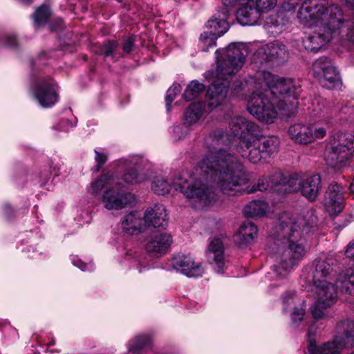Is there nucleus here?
Returning <instances> with one entry per match:
<instances>
[{"label": "nucleus", "mask_w": 354, "mask_h": 354, "mask_svg": "<svg viewBox=\"0 0 354 354\" xmlns=\"http://www.w3.org/2000/svg\"><path fill=\"white\" fill-rule=\"evenodd\" d=\"M242 167L236 162H228L224 156H207L195 167L192 180L188 183L182 178L170 181L164 176L156 177L151 190L157 195H165L174 188L187 198L196 203V208H203L216 201V196L210 187L214 184L221 192L234 189L245 181Z\"/></svg>", "instance_id": "obj_1"}, {"label": "nucleus", "mask_w": 354, "mask_h": 354, "mask_svg": "<svg viewBox=\"0 0 354 354\" xmlns=\"http://www.w3.org/2000/svg\"><path fill=\"white\" fill-rule=\"evenodd\" d=\"M216 67L214 71L207 73L215 79L207 91V105L201 102H194L184 113V124L196 123L204 113L212 111L221 104L227 97L229 88L234 93L242 89V83L231 82L234 75L242 68L249 55V47L246 44L232 43L226 48L215 52Z\"/></svg>", "instance_id": "obj_2"}, {"label": "nucleus", "mask_w": 354, "mask_h": 354, "mask_svg": "<svg viewBox=\"0 0 354 354\" xmlns=\"http://www.w3.org/2000/svg\"><path fill=\"white\" fill-rule=\"evenodd\" d=\"M309 227L301 218L286 212L279 218L273 236L268 242V252L274 261L272 270L278 279L288 277L294 266L306 253L305 234Z\"/></svg>", "instance_id": "obj_3"}, {"label": "nucleus", "mask_w": 354, "mask_h": 354, "mask_svg": "<svg viewBox=\"0 0 354 354\" xmlns=\"http://www.w3.org/2000/svg\"><path fill=\"white\" fill-rule=\"evenodd\" d=\"M297 17L304 26L315 28L313 34L303 39L304 48L311 52H318L322 46L344 28L342 12L335 4L329 6L328 0H305L299 8ZM346 38L354 43V21L348 22Z\"/></svg>", "instance_id": "obj_4"}, {"label": "nucleus", "mask_w": 354, "mask_h": 354, "mask_svg": "<svg viewBox=\"0 0 354 354\" xmlns=\"http://www.w3.org/2000/svg\"><path fill=\"white\" fill-rule=\"evenodd\" d=\"M333 264L332 259L317 260L308 276V281L313 283L317 295V301L311 308L312 315L316 320L325 317L324 309L331 306L337 299L336 288L330 281L335 276Z\"/></svg>", "instance_id": "obj_5"}, {"label": "nucleus", "mask_w": 354, "mask_h": 354, "mask_svg": "<svg viewBox=\"0 0 354 354\" xmlns=\"http://www.w3.org/2000/svg\"><path fill=\"white\" fill-rule=\"evenodd\" d=\"M254 79L266 92L279 98L277 107L282 114L290 117L297 111V97L301 85L291 79H279L267 71L257 72Z\"/></svg>", "instance_id": "obj_6"}, {"label": "nucleus", "mask_w": 354, "mask_h": 354, "mask_svg": "<svg viewBox=\"0 0 354 354\" xmlns=\"http://www.w3.org/2000/svg\"><path fill=\"white\" fill-rule=\"evenodd\" d=\"M272 179L277 191L286 194L300 191L302 196L310 201L317 199L322 188V179L319 174L303 178L297 174L286 176L281 171H278Z\"/></svg>", "instance_id": "obj_7"}, {"label": "nucleus", "mask_w": 354, "mask_h": 354, "mask_svg": "<svg viewBox=\"0 0 354 354\" xmlns=\"http://www.w3.org/2000/svg\"><path fill=\"white\" fill-rule=\"evenodd\" d=\"M250 81L254 82L255 90L248 100V112L259 121L272 123L278 113L274 103L269 98L270 94L262 90L256 79L252 78Z\"/></svg>", "instance_id": "obj_8"}, {"label": "nucleus", "mask_w": 354, "mask_h": 354, "mask_svg": "<svg viewBox=\"0 0 354 354\" xmlns=\"http://www.w3.org/2000/svg\"><path fill=\"white\" fill-rule=\"evenodd\" d=\"M354 153V136L349 133H337L326 145L324 159L330 167H336Z\"/></svg>", "instance_id": "obj_9"}, {"label": "nucleus", "mask_w": 354, "mask_h": 354, "mask_svg": "<svg viewBox=\"0 0 354 354\" xmlns=\"http://www.w3.org/2000/svg\"><path fill=\"white\" fill-rule=\"evenodd\" d=\"M118 171L124 173L119 181L122 180L127 185H136L147 180L150 176V169L147 160L138 156L122 158L117 161Z\"/></svg>", "instance_id": "obj_10"}, {"label": "nucleus", "mask_w": 354, "mask_h": 354, "mask_svg": "<svg viewBox=\"0 0 354 354\" xmlns=\"http://www.w3.org/2000/svg\"><path fill=\"white\" fill-rule=\"evenodd\" d=\"M331 125L332 122L326 120L310 124L295 123L289 127L288 134L295 143L308 145L324 138Z\"/></svg>", "instance_id": "obj_11"}, {"label": "nucleus", "mask_w": 354, "mask_h": 354, "mask_svg": "<svg viewBox=\"0 0 354 354\" xmlns=\"http://www.w3.org/2000/svg\"><path fill=\"white\" fill-rule=\"evenodd\" d=\"M230 142H231V135L225 133L224 130L221 128L216 129L213 130L205 138V144L207 148L209 149V151L207 154L204 156L203 160L207 156H222L225 157V159L228 162H236L239 163L242 167V173L245 177V181L237 185L232 191L236 190L239 187L247 183L248 178L245 172L244 165L239 160V159L233 154L228 152L227 150L218 149V147L221 145H227ZM232 192V190H229L225 193H229Z\"/></svg>", "instance_id": "obj_12"}, {"label": "nucleus", "mask_w": 354, "mask_h": 354, "mask_svg": "<svg viewBox=\"0 0 354 354\" xmlns=\"http://www.w3.org/2000/svg\"><path fill=\"white\" fill-rule=\"evenodd\" d=\"M313 74L322 86L333 89L340 84L339 75L332 62L326 57L317 59L313 65Z\"/></svg>", "instance_id": "obj_13"}, {"label": "nucleus", "mask_w": 354, "mask_h": 354, "mask_svg": "<svg viewBox=\"0 0 354 354\" xmlns=\"http://www.w3.org/2000/svg\"><path fill=\"white\" fill-rule=\"evenodd\" d=\"M121 182L117 185L108 187L102 194L101 202L108 210H120L134 201V196L122 190Z\"/></svg>", "instance_id": "obj_14"}, {"label": "nucleus", "mask_w": 354, "mask_h": 354, "mask_svg": "<svg viewBox=\"0 0 354 354\" xmlns=\"http://www.w3.org/2000/svg\"><path fill=\"white\" fill-rule=\"evenodd\" d=\"M31 90L39 105L44 108L51 107L57 102V93L52 80H41L31 86Z\"/></svg>", "instance_id": "obj_15"}, {"label": "nucleus", "mask_w": 354, "mask_h": 354, "mask_svg": "<svg viewBox=\"0 0 354 354\" xmlns=\"http://www.w3.org/2000/svg\"><path fill=\"white\" fill-rule=\"evenodd\" d=\"M288 57L287 49L281 41H274L259 47L254 54V60L283 62Z\"/></svg>", "instance_id": "obj_16"}, {"label": "nucleus", "mask_w": 354, "mask_h": 354, "mask_svg": "<svg viewBox=\"0 0 354 354\" xmlns=\"http://www.w3.org/2000/svg\"><path fill=\"white\" fill-rule=\"evenodd\" d=\"M171 266L188 277H199L204 272L201 263L195 262L192 257L179 254L174 256L171 260Z\"/></svg>", "instance_id": "obj_17"}, {"label": "nucleus", "mask_w": 354, "mask_h": 354, "mask_svg": "<svg viewBox=\"0 0 354 354\" xmlns=\"http://www.w3.org/2000/svg\"><path fill=\"white\" fill-rule=\"evenodd\" d=\"M240 0H221L222 8L208 21V25L214 26L221 33H225L229 29L227 19L236 7Z\"/></svg>", "instance_id": "obj_18"}, {"label": "nucleus", "mask_w": 354, "mask_h": 354, "mask_svg": "<svg viewBox=\"0 0 354 354\" xmlns=\"http://www.w3.org/2000/svg\"><path fill=\"white\" fill-rule=\"evenodd\" d=\"M236 151L243 158L248 159L253 164L266 160L263 153H261L262 150L258 144L257 139L244 138L240 140Z\"/></svg>", "instance_id": "obj_19"}, {"label": "nucleus", "mask_w": 354, "mask_h": 354, "mask_svg": "<svg viewBox=\"0 0 354 354\" xmlns=\"http://www.w3.org/2000/svg\"><path fill=\"white\" fill-rule=\"evenodd\" d=\"M231 137L240 138L243 140L247 135L257 136L259 131V126L254 122L242 116H234L229 122Z\"/></svg>", "instance_id": "obj_20"}, {"label": "nucleus", "mask_w": 354, "mask_h": 354, "mask_svg": "<svg viewBox=\"0 0 354 354\" xmlns=\"http://www.w3.org/2000/svg\"><path fill=\"white\" fill-rule=\"evenodd\" d=\"M315 333L314 327L311 326L307 334L308 341V350L310 354H338L346 347L340 340H337V337H335L333 341L328 342L324 344L322 346L317 348L314 338Z\"/></svg>", "instance_id": "obj_21"}, {"label": "nucleus", "mask_w": 354, "mask_h": 354, "mask_svg": "<svg viewBox=\"0 0 354 354\" xmlns=\"http://www.w3.org/2000/svg\"><path fill=\"white\" fill-rule=\"evenodd\" d=\"M344 188L336 183H331L328 187L324 199V206L330 215H335L344 207Z\"/></svg>", "instance_id": "obj_22"}, {"label": "nucleus", "mask_w": 354, "mask_h": 354, "mask_svg": "<svg viewBox=\"0 0 354 354\" xmlns=\"http://www.w3.org/2000/svg\"><path fill=\"white\" fill-rule=\"evenodd\" d=\"M346 255L348 258L354 259V242L348 245ZM337 286L342 292L354 296V266L339 274Z\"/></svg>", "instance_id": "obj_23"}, {"label": "nucleus", "mask_w": 354, "mask_h": 354, "mask_svg": "<svg viewBox=\"0 0 354 354\" xmlns=\"http://www.w3.org/2000/svg\"><path fill=\"white\" fill-rule=\"evenodd\" d=\"M207 260L218 273H223L227 267V261L224 255L223 245L218 238L212 240L206 252Z\"/></svg>", "instance_id": "obj_24"}, {"label": "nucleus", "mask_w": 354, "mask_h": 354, "mask_svg": "<svg viewBox=\"0 0 354 354\" xmlns=\"http://www.w3.org/2000/svg\"><path fill=\"white\" fill-rule=\"evenodd\" d=\"M172 243L170 234L161 233L153 235L147 241L145 250L153 257H159L166 254Z\"/></svg>", "instance_id": "obj_25"}, {"label": "nucleus", "mask_w": 354, "mask_h": 354, "mask_svg": "<svg viewBox=\"0 0 354 354\" xmlns=\"http://www.w3.org/2000/svg\"><path fill=\"white\" fill-rule=\"evenodd\" d=\"M144 226L149 227H165L167 224V215L165 207L156 204L149 207L145 214Z\"/></svg>", "instance_id": "obj_26"}, {"label": "nucleus", "mask_w": 354, "mask_h": 354, "mask_svg": "<svg viewBox=\"0 0 354 354\" xmlns=\"http://www.w3.org/2000/svg\"><path fill=\"white\" fill-rule=\"evenodd\" d=\"M300 302L301 299L295 295V292L286 293L282 298L283 311L284 313L290 312L292 322L295 326H297L298 322L302 321L305 314V309L304 308L296 306L297 303Z\"/></svg>", "instance_id": "obj_27"}, {"label": "nucleus", "mask_w": 354, "mask_h": 354, "mask_svg": "<svg viewBox=\"0 0 354 354\" xmlns=\"http://www.w3.org/2000/svg\"><path fill=\"white\" fill-rule=\"evenodd\" d=\"M260 16V12L255 5L248 1L239 8L236 14L237 20L243 26L255 25Z\"/></svg>", "instance_id": "obj_28"}, {"label": "nucleus", "mask_w": 354, "mask_h": 354, "mask_svg": "<svg viewBox=\"0 0 354 354\" xmlns=\"http://www.w3.org/2000/svg\"><path fill=\"white\" fill-rule=\"evenodd\" d=\"M335 333L337 339L340 340L346 347L354 346V322L352 320L339 322L335 328Z\"/></svg>", "instance_id": "obj_29"}, {"label": "nucleus", "mask_w": 354, "mask_h": 354, "mask_svg": "<svg viewBox=\"0 0 354 354\" xmlns=\"http://www.w3.org/2000/svg\"><path fill=\"white\" fill-rule=\"evenodd\" d=\"M258 229L254 223L245 221L241 225L239 231L234 236V241L237 245L242 247L251 243L257 236Z\"/></svg>", "instance_id": "obj_30"}, {"label": "nucleus", "mask_w": 354, "mask_h": 354, "mask_svg": "<svg viewBox=\"0 0 354 354\" xmlns=\"http://www.w3.org/2000/svg\"><path fill=\"white\" fill-rule=\"evenodd\" d=\"M143 225L142 216L137 212H131L127 214L121 221V227L123 231L129 234L140 233Z\"/></svg>", "instance_id": "obj_31"}, {"label": "nucleus", "mask_w": 354, "mask_h": 354, "mask_svg": "<svg viewBox=\"0 0 354 354\" xmlns=\"http://www.w3.org/2000/svg\"><path fill=\"white\" fill-rule=\"evenodd\" d=\"M279 171H276L273 174L271 175V176L270 177V179H269V181L266 178H260L259 179V181H258V183H257V187H255L254 186H253L252 188H250V189H242L241 187L243 186L241 185L240 187H238V189L236 190H234V191H232L229 193H223L224 194H226V195H236L237 193H243V192H247V193H252V192H254L256 190H259V191H265V190H267L268 189H270L272 190H273L274 192H276L277 193H279V194H285L286 193H283V192H279L277 191L276 189H275V185L274 183H272V178L273 176L276 174L277 172H278ZM245 172H246V171L245 170ZM246 174V176L248 178V180H249V177H248V175L247 173ZM248 182V181H247ZM248 183H246L247 184ZM245 184H243V185H245Z\"/></svg>", "instance_id": "obj_32"}, {"label": "nucleus", "mask_w": 354, "mask_h": 354, "mask_svg": "<svg viewBox=\"0 0 354 354\" xmlns=\"http://www.w3.org/2000/svg\"><path fill=\"white\" fill-rule=\"evenodd\" d=\"M119 184V178L113 173L109 172L101 175L98 178L91 183L88 192L92 194H98L101 191L106 187Z\"/></svg>", "instance_id": "obj_33"}, {"label": "nucleus", "mask_w": 354, "mask_h": 354, "mask_svg": "<svg viewBox=\"0 0 354 354\" xmlns=\"http://www.w3.org/2000/svg\"><path fill=\"white\" fill-rule=\"evenodd\" d=\"M269 210V205L262 201L254 200L248 203L244 209V214L248 218L261 217Z\"/></svg>", "instance_id": "obj_34"}, {"label": "nucleus", "mask_w": 354, "mask_h": 354, "mask_svg": "<svg viewBox=\"0 0 354 354\" xmlns=\"http://www.w3.org/2000/svg\"><path fill=\"white\" fill-rule=\"evenodd\" d=\"M257 140L262 150L261 153H263L266 158L278 151L280 145V139L279 137L271 136L264 137L261 139H257Z\"/></svg>", "instance_id": "obj_35"}, {"label": "nucleus", "mask_w": 354, "mask_h": 354, "mask_svg": "<svg viewBox=\"0 0 354 354\" xmlns=\"http://www.w3.org/2000/svg\"><path fill=\"white\" fill-rule=\"evenodd\" d=\"M207 28L212 29L209 32H204L201 35L199 42L200 46L203 51H208L209 48L214 47L216 46V40L218 37L223 35L224 33H219L215 28L214 26H210L208 25V21L206 24Z\"/></svg>", "instance_id": "obj_36"}, {"label": "nucleus", "mask_w": 354, "mask_h": 354, "mask_svg": "<svg viewBox=\"0 0 354 354\" xmlns=\"http://www.w3.org/2000/svg\"><path fill=\"white\" fill-rule=\"evenodd\" d=\"M323 103L324 110L322 111L324 113V116H333L336 115L337 112L345 115H351L354 113L353 107L351 105H334V103H327L326 105L324 104V100H322Z\"/></svg>", "instance_id": "obj_37"}, {"label": "nucleus", "mask_w": 354, "mask_h": 354, "mask_svg": "<svg viewBox=\"0 0 354 354\" xmlns=\"http://www.w3.org/2000/svg\"><path fill=\"white\" fill-rule=\"evenodd\" d=\"M151 339L147 335H140L129 342L127 344V352L129 353L137 354L141 350L149 346Z\"/></svg>", "instance_id": "obj_38"}, {"label": "nucleus", "mask_w": 354, "mask_h": 354, "mask_svg": "<svg viewBox=\"0 0 354 354\" xmlns=\"http://www.w3.org/2000/svg\"><path fill=\"white\" fill-rule=\"evenodd\" d=\"M205 90V86L196 80H192L187 86L183 96L187 101L196 99Z\"/></svg>", "instance_id": "obj_39"}, {"label": "nucleus", "mask_w": 354, "mask_h": 354, "mask_svg": "<svg viewBox=\"0 0 354 354\" xmlns=\"http://www.w3.org/2000/svg\"><path fill=\"white\" fill-rule=\"evenodd\" d=\"M50 15V10L47 6L43 5L39 7L33 15L35 26L38 27L46 24Z\"/></svg>", "instance_id": "obj_40"}, {"label": "nucleus", "mask_w": 354, "mask_h": 354, "mask_svg": "<svg viewBox=\"0 0 354 354\" xmlns=\"http://www.w3.org/2000/svg\"><path fill=\"white\" fill-rule=\"evenodd\" d=\"M133 268H136L139 272H142L150 268V264L145 254H137L131 259Z\"/></svg>", "instance_id": "obj_41"}, {"label": "nucleus", "mask_w": 354, "mask_h": 354, "mask_svg": "<svg viewBox=\"0 0 354 354\" xmlns=\"http://www.w3.org/2000/svg\"><path fill=\"white\" fill-rule=\"evenodd\" d=\"M181 89V86L179 84H174L167 90L165 102L167 110L168 111L170 110V105L171 102L174 101L176 95L180 93Z\"/></svg>", "instance_id": "obj_42"}, {"label": "nucleus", "mask_w": 354, "mask_h": 354, "mask_svg": "<svg viewBox=\"0 0 354 354\" xmlns=\"http://www.w3.org/2000/svg\"><path fill=\"white\" fill-rule=\"evenodd\" d=\"M280 24L274 17H269L266 19L264 24V28L273 35L278 34Z\"/></svg>", "instance_id": "obj_43"}, {"label": "nucleus", "mask_w": 354, "mask_h": 354, "mask_svg": "<svg viewBox=\"0 0 354 354\" xmlns=\"http://www.w3.org/2000/svg\"><path fill=\"white\" fill-rule=\"evenodd\" d=\"M72 263L82 271H93L95 268L93 263L86 264L81 259L75 257L72 258Z\"/></svg>", "instance_id": "obj_44"}, {"label": "nucleus", "mask_w": 354, "mask_h": 354, "mask_svg": "<svg viewBox=\"0 0 354 354\" xmlns=\"http://www.w3.org/2000/svg\"><path fill=\"white\" fill-rule=\"evenodd\" d=\"M117 46L118 44L114 41H108L107 43L104 44L102 46V54L106 57L113 55Z\"/></svg>", "instance_id": "obj_45"}, {"label": "nucleus", "mask_w": 354, "mask_h": 354, "mask_svg": "<svg viewBox=\"0 0 354 354\" xmlns=\"http://www.w3.org/2000/svg\"><path fill=\"white\" fill-rule=\"evenodd\" d=\"M173 131L174 133V139L180 140L187 135L188 132L187 126L183 124V127H174Z\"/></svg>", "instance_id": "obj_46"}, {"label": "nucleus", "mask_w": 354, "mask_h": 354, "mask_svg": "<svg viewBox=\"0 0 354 354\" xmlns=\"http://www.w3.org/2000/svg\"><path fill=\"white\" fill-rule=\"evenodd\" d=\"M95 160L97 162L96 170L99 171L101 167L102 166V165H104L106 162V161L107 160V156L104 153L97 151V150H95Z\"/></svg>", "instance_id": "obj_47"}, {"label": "nucleus", "mask_w": 354, "mask_h": 354, "mask_svg": "<svg viewBox=\"0 0 354 354\" xmlns=\"http://www.w3.org/2000/svg\"><path fill=\"white\" fill-rule=\"evenodd\" d=\"M73 127L72 123L68 120L66 119L62 120L57 125H55L53 128L58 131H68Z\"/></svg>", "instance_id": "obj_48"}, {"label": "nucleus", "mask_w": 354, "mask_h": 354, "mask_svg": "<svg viewBox=\"0 0 354 354\" xmlns=\"http://www.w3.org/2000/svg\"><path fill=\"white\" fill-rule=\"evenodd\" d=\"M134 44V39L133 37H129L125 39L122 48L123 50L127 53H130L133 50Z\"/></svg>", "instance_id": "obj_49"}, {"label": "nucleus", "mask_w": 354, "mask_h": 354, "mask_svg": "<svg viewBox=\"0 0 354 354\" xmlns=\"http://www.w3.org/2000/svg\"><path fill=\"white\" fill-rule=\"evenodd\" d=\"M3 43L9 47H15L17 45V39L14 35H6L3 38Z\"/></svg>", "instance_id": "obj_50"}, {"label": "nucleus", "mask_w": 354, "mask_h": 354, "mask_svg": "<svg viewBox=\"0 0 354 354\" xmlns=\"http://www.w3.org/2000/svg\"><path fill=\"white\" fill-rule=\"evenodd\" d=\"M346 5L354 8V0H342Z\"/></svg>", "instance_id": "obj_51"}, {"label": "nucleus", "mask_w": 354, "mask_h": 354, "mask_svg": "<svg viewBox=\"0 0 354 354\" xmlns=\"http://www.w3.org/2000/svg\"><path fill=\"white\" fill-rule=\"evenodd\" d=\"M4 209H5L6 214L8 215L10 210L11 209L10 207L8 205H6L4 207Z\"/></svg>", "instance_id": "obj_52"}, {"label": "nucleus", "mask_w": 354, "mask_h": 354, "mask_svg": "<svg viewBox=\"0 0 354 354\" xmlns=\"http://www.w3.org/2000/svg\"><path fill=\"white\" fill-rule=\"evenodd\" d=\"M20 1L23 2V3H30L31 1V0H19Z\"/></svg>", "instance_id": "obj_53"}]
</instances>
